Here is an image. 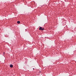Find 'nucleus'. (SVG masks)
<instances>
[{
    "label": "nucleus",
    "instance_id": "obj_2",
    "mask_svg": "<svg viewBox=\"0 0 76 76\" xmlns=\"http://www.w3.org/2000/svg\"><path fill=\"white\" fill-rule=\"evenodd\" d=\"M10 67H13V65L10 64Z\"/></svg>",
    "mask_w": 76,
    "mask_h": 76
},
{
    "label": "nucleus",
    "instance_id": "obj_4",
    "mask_svg": "<svg viewBox=\"0 0 76 76\" xmlns=\"http://www.w3.org/2000/svg\"><path fill=\"white\" fill-rule=\"evenodd\" d=\"M33 70H34V68H33Z\"/></svg>",
    "mask_w": 76,
    "mask_h": 76
},
{
    "label": "nucleus",
    "instance_id": "obj_3",
    "mask_svg": "<svg viewBox=\"0 0 76 76\" xmlns=\"http://www.w3.org/2000/svg\"><path fill=\"white\" fill-rule=\"evenodd\" d=\"M17 23L19 24L20 23V21H17Z\"/></svg>",
    "mask_w": 76,
    "mask_h": 76
},
{
    "label": "nucleus",
    "instance_id": "obj_1",
    "mask_svg": "<svg viewBox=\"0 0 76 76\" xmlns=\"http://www.w3.org/2000/svg\"><path fill=\"white\" fill-rule=\"evenodd\" d=\"M44 28L42 27H40L39 28V30H41L42 31H44Z\"/></svg>",
    "mask_w": 76,
    "mask_h": 76
}]
</instances>
